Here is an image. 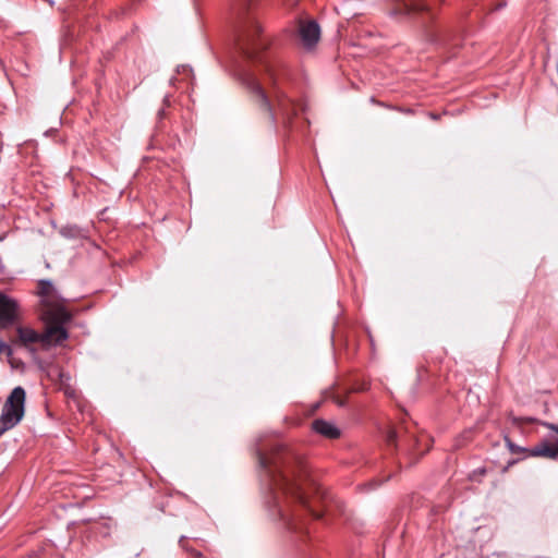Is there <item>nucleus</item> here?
<instances>
[{
  "label": "nucleus",
  "instance_id": "18",
  "mask_svg": "<svg viewBox=\"0 0 558 558\" xmlns=\"http://www.w3.org/2000/svg\"><path fill=\"white\" fill-rule=\"evenodd\" d=\"M163 112H165L163 110H160V111L158 112L159 117H162V116H163Z\"/></svg>",
  "mask_w": 558,
  "mask_h": 558
},
{
  "label": "nucleus",
  "instance_id": "11",
  "mask_svg": "<svg viewBox=\"0 0 558 558\" xmlns=\"http://www.w3.org/2000/svg\"><path fill=\"white\" fill-rule=\"evenodd\" d=\"M505 441H506L507 447L511 451V453H526L529 457H531L530 456L531 448L520 447V446L513 444L510 440V438H508V437L505 438Z\"/></svg>",
  "mask_w": 558,
  "mask_h": 558
},
{
  "label": "nucleus",
  "instance_id": "10",
  "mask_svg": "<svg viewBox=\"0 0 558 558\" xmlns=\"http://www.w3.org/2000/svg\"><path fill=\"white\" fill-rule=\"evenodd\" d=\"M59 232L66 239H80L83 236V230L77 226H64Z\"/></svg>",
  "mask_w": 558,
  "mask_h": 558
},
{
  "label": "nucleus",
  "instance_id": "15",
  "mask_svg": "<svg viewBox=\"0 0 558 558\" xmlns=\"http://www.w3.org/2000/svg\"><path fill=\"white\" fill-rule=\"evenodd\" d=\"M1 353H4L5 355H12L13 348L9 342H4L3 340L0 339V354Z\"/></svg>",
  "mask_w": 558,
  "mask_h": 558
},
{
  "label": "nucleus",
  "instance_id": "9",
  "mask_svg": "<svg viewBox=\"0 0 558 558\" xmlns=\"http://www.w3.org/2000/svg\"><path fill=\"white\" fill-rule=\"evenodd\" d=\"M313 429L330 439L337 438L340 436V430L331 423L324 420H316L313 422Z\"/></svg>",
  "mask_w": 558,
  "mask_h": 558
},
{
  "label": "nucleus",
  "instance_id": "16",
  "mask_svg": "<svg viewBox=\"0 0 558 558\" xmlns=\"http://www.w3.org/2000/svg\"><path fill=\"white\" fill-rule=\"evenodd\" d=\"M369 100H371V102H373V104L381 105L379 101H376V99H375L374 97H371V99H369Z\"/></svg>",
  "mask_w": 558,
  "mask_h": 558
},
{
  "label": "nucleus",
  "instance_id": "17",
  "mask_svg": "<svg viewBox=\"0 0 558 558\" xmlns=\"http://www.w3.org/2000/svg\"><path fill=\"white\" fill-rule=\"evenodd\" d=\"M505 5H506V3H505V2L499 3V4L497 5L496 10H499V9L504 8Z\"/></svg>",
  "mask_w": 558,
  "mask_h": 558
},
{
  "label": "nucleus",
  "instance_id": "5",
  "mask_svg": "<svg viewBox=\"0 0 558 558\" xmlns=\"http://www.w3.org/2000/svg\"><path fill=\"white\" fill-rule=\"evenodd\" d=\"M25 390L15 387L2 407L0 414V436L16 426L24 416Z\"/></svg>",
  "mask_w": 558,
  "mask_h": 558
},
{
  "label": "nucleus",
  "instance_id": "1",
  "mask_svg": "<svg viewBox=\"0 0 558 558\" xmlns=\"http://www.w3.org/2000/svg\"><path fill=\"white\" fill-rule=\"evenodd\" d=\"M257 460L263 471L265 504L271 515L282 521L292 531H301V520L305 513L322 517L316 510L310 492L322 498L319 487L311 478L302 457L291 449L277 446L268 456L257 450Z\"/></svg>",
  "mask_w": 558,
  "mask_h": 558
},
{
  "label": "nucleus",
  "instance_id": "3",
  "mask_svg": "<svg viewBox=\"0 0 558 558\" xmlns=\"http://www.w3.org/2000/svg\"><path fill=\"white\" fill-rule=\"evenodd\" d=\"M45 327L43 331L35 329L22 320L15 323L12 327V335L9 337V343L12 348H21L27 351L33 357L37 356L38 349L48 351L52 348L62 347L70 335L62 323L43 322Z\"/></svg>",
  "mask_w": 558,
  "mask_h": 558
},
{
  "label": "nucleus",
  "instance_id": "6",
  "mask_svg": "<svg viewBox=\"0 0 558 558\" xmlns=\"http://www.w3.org/2000/svg\"><path fill=\"white\" fill-rule=\"evenodd\" d=\"M529 423H537L544 427L549 428L553 433H550L544 440H542L538 445L531 448L530 456L531 457H544L547 459L555 460L558 458V424H553L545 421H539L533 417L524 418Z\"/></svg>",
  "mask_w": 558,
  "mask_h": 558
},
{
  "label": "nucleus",
  "instance_id": "12",
  "mask_svg": "<svg viewBox=\"0 0 558 558\" xmlns=\"http://www.w3.org/2000/svg\"><path fill=\"white\" fill-rule=\"evenodd\" d=\"M7 357H8V363L10 364V366L13 369H17V371L25 369V363L21 359L15 357L13 353H12V355H7Z\"/></svg>",
  "mask_w": 558,
  "mask_h": 558
},
{
  "label": "nucleus",
  "instance_id": "7",
  "mask_svg": "<svg viewBox=\"0 0 558 558\" xmlns=\"http://www.w3.org/2000/svg\"><path fill=\"white\" fill-rule=\"evenodd\" d=\"M23 318L20 303L0 291V327L7 328L19 323Z\"/></svg>",
  "mask_w": 558,
  "mask_h": 558
},
{
  "label": "nucleus",
  "instance_id": "8",
  "mask_svg": "<svg viewBox=\"0 0 558 558\" xmlns=\"http://www.w3.org/2000/svg\"><path fill=\"white\" fill-rule=\"evenodd\" d=\"M299 37L305 49H313L320 38V27L317 22L313 20L300 22Z\"/></svg>",
  "mask_w": 558,
  "mask_h": 558
},
{
  "label": "nucleus",
  "instance_id": "14",
  "mask_svg": "<svg viewBox=\"0 0 558 558\" xmlns=\"http://www.w3.org/2000/svg\"><path fill=\"white\" fill-rule=\"evenodd\" d=\"M179 544L180 546L185 549L186 551H190L191 555L195 558H203V554L199 551V550H196V549H190L187 546H186V537L185 536H182L179 541Z\"/></svg>",
  "mask_w": 558,
  "mask_h": 558
},
{
  "label": "nucleus",
  "instance_id": "4",
  "mask_svg": "<svg viewBox=\"0 0 558 558\" xmlns=\"http://www.w3.org/2000/svg\"><path fill=\"white\" fill-rule=\"evenodd\" d=\"M37 293L40 298L39 317L41 322L66 325L72 320V314L64 306L63 299L50 280H40Z\"/></svg>",
  "mask_w": 558,
  "mask_h": 558
},
{
  "label": "nucleus",
  "instance_id": "13",
  "mask_svg": "<svg viewBox=\"0 0 558 558\" xmlns=\"http://www.w3.org/2000/svg\"><path fill=\"white\" fill-rule=\"evenodd\" d=\"M385 437H386V449L388 448V446L390 444H395L396 442V446H398V442H397V434L396 432L390 428L387 424H386V434H385Z\"/></svg>",
  "mask_w": 558,
  "mask_h": 558
},
{
  "label": "nucleus",
  "instance_id": "2",
  "mask_svg": "<svg viewBox=\"0 0 558 558\" xmlns=\"http://www.w3.org/2000/svg\"><path fill=\"white\" fill-rule=\"evenodd\" d=\"M236 45L242 56L259 68L263 80L271 86V90L267 93L263 82L255 74L246 75L245 83L256 105L265 111L271 124L276 123L277 117H280L284 124L290 123L298 109L304 108L278 88L279 80L284 74V65L276 54L268 51V41L262 35L257 21L250 19L245 22L238 34Z\"/></svg>",
  "mask_w": 558,
  "mask_h": 558
}]
</instances>
